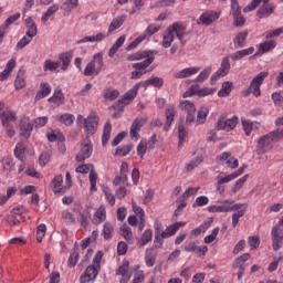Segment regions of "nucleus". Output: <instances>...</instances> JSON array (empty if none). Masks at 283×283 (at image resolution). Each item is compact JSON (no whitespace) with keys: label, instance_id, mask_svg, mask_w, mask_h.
<instances>
[{"label":"nucleus","instance_id":"c03bdc74","mask_svg":"<svg viewBox=\"0 0 283 283\" xmlns=\"http://www.w3.org/2000/svg\"><path fill=\"white\" fill-rule=\"evenodd\" d=\"M51 103L54 105H63L65 103V96L63 95V91H55L53 96L49 98Z\"/></svg>","mask_w":283,"mask_h":283},{"label":"nucleus","instance_id":"a211bd4d","mask_svg":"<svg viewBox=\"0 0 283 283\" xmlns=\"http://www.w3.org/2000/svg\"><path fill=\"white\" fill-rule=\"evenodd\" d=\"M32 129H34V126L30 123V119L22 118L20 120V136H23V138H30Z\"/></svg>","mask_w":283,"mask_h":283},{"label":"nucleus","instance_id":"69168bd1","mask_svg":"<svg viewBox=\"0 0 283 283\" xmlns=\"http://www.w3.org/2000/svg\"><path fill=\"white\" fill-rule=\"evenodd\" d=\"M147 50L146 51H138L132 55L128 56V61H140L142 59H148L147 55Z\"/></svg>","mask_w":283,"mask_h":283},{"label":"nucleus","instance_id":"7c9ffc66","mask_svg":"<svg viewBox=\"0 0 283 283\" xmlns=\"http://www.w3.org/2000/svg\"><path fill=\"white\" fill-rule=\"evenodd\" d=\"M151 238H154V232L151 231V229L145 230L137 242V247L139 249H143V247H146V244H149V242H151Z\"/></svg>","mask_w":283,"mask_h":283},{"label":"nucleus","instance_id":"bb28decb","mask_svg":"<svg viewBox=\"0 0 283 283\" xmlns=\"http://www.w3.org/2000/svg\"><path fill=\"white\" fill-rule=\"evenodd\" d=\"M25 27H27V36H36L39 34V29H36V22L32 20V18H27L25 21Z\"/></svg>","mask_w":283,"mask_h":283},{"label":"nucleus","instance_id":"423d86ee","mask_svg":"<svg viewBox=\"0 0 283 283\" xmlns=\"http://www.w3.org/2000/svg\"><path fill=\"white\" fill-rule=\"evenodd\" d=\"M93 151L94 145H92V140H90V137H85L81 143V150L75 157L76 163H84V160L92 156Z\"/></svg>","mask_w":283,"mask_h":283},{"label":"nucleus","instance_id":"a878e982","mask_svg":"<svg viewBox=\"0 0 283 283\" xmlns=\"http://www.w3.org/2000/svg\"><path fill=\"white\" fill-rule=\"evenodd\" d=\"M72 52H64L59 54V61L62 63L61 70L65 72L67 67H70V64L72 63Z\"/></svg>","mask_w":283,"mask_h":283},{"label":"nucleus","instance_id":"0eeeda50","mask_svg":"<svg viewBox=\"0 0 283 283\" xmlns=\"http://www.w3.org/2000/svg\"><path fill=\"white\" fill-rule=\"evenodd\" d=\"M244 169H247V166L240 167L237 171L227 175L226 177H218L217 181V191H219L220 196L224 193V185L226 182H231V180H235V178L242 176L244 174Z\"/></svg>","mask_w":283,"mask_h":283},{"label":"nucleus","instance_id":"393cba45","mask_svg":"<svg viewBox=\"0 0 283 283\" xmlns=\"http://www.w3.org/2000/svg\"><path fill=\"white\" fill-rule=\"evenodd\" d=\"M247 36H249V32L248 31H242V32H239L234 40H233V43H234V48L237 50H240L242 48H244L247 45Z\"/></svg>","mask_w":283,"mask_h":283},{"label":"nucleus","instance_id":"dca6fc26","mask_svg":"<svg viewBox=\"0 0 283 283\" xmlns=\"http://www.w3.org/2000/svg\"><path fill=\"white\" fill-rule=\"evenodd\" d=\"M145 123H147V118L145 117H137L132 126H130V137L135 138L136 140H138V138H140V134H138L140 132V129H143V125H145Z\"/></svg>","mask_w":283,"mask_h":283},{"label":"nucleus","instance_id":"13d9d810","mask_svg":"<svg viewBox=\"0 0 283 283\" xmlns=\"http://www.w3.org/2000/svg\"><path fill=\"white\" fill-rule=\"evenodd\" d=\"M57 120H60V123H62L63 125L70 126L74 123V115L66 113L57 117Z\"/></svg>","mask_w":283,"mask_h":283},{"label":"nucleus","instance_id":"09e8293b","mask_svg":"<svg viewBox=\"0 0 283 283\" xmlns=\"http://www.w3.org/2000/svg\"><path fill=\"white\" fill-rule=\"evenodd\" d=\"M14 156L21 163H25V147H23V144H18L15 146Z\"/></svg>","mask_w":283,"mask_h":283},{"label":"nucleus","instance_id":"f8f14e48","mask_svg":"<svg viewBox=\"0 0 283 283\" xmlns=\"http://www.w3.org/2000/svg\"><path fill=\"white\" fill-rule=\"evenodd\" d=\"M98 275V268L96 265H88L84 272L80 276V283H94L96 276Z\"/></svg>","mask_w":283,"mask_h":283},{"label":"nucleus","instance_id":"c756f323","mask_svg":"<svg viewBox=\"0 0 283 283\" xmlns=\"http://www.w3.org/2000/svg\"><path fill=\"white\" fill-rule=\"evenodd\" d=\"M107 219V212L105 210V207H99L94 216H93V224H101L102 222H105Z\"/></svg>","mask_w":283,"mask_h":283},{"label":"nucleus","instance_id":"f704fd0d","mask_svg":"<svg viewBox=\"0 0 283 283\" xmlns=\"http://www.w3.org/2000/svg\"><path fill=\"white\" fill-rule=\"evenodd\" d=\"M274 10L275 8H273V6L271 4L262 6L256 11V15L259 17V19H266L271 17V14H273Z\"/></svg>","mask_w":283,"mask_h":283},{"label":"nucleus","instance_id":"680f3d73","mask_svg":"<svg viewBox=\"0 0 283 283\" xmlns=\"http://www.w3.org/2000/svg\"><path fill=\"white\" fill-rule=\"evenodd\" d=\"M76 174H92L94 171V166L92 164H84L75 169Z\"/></svg>","mask_w":283,"mask_h":283},{"label":"nucleus","instance_id":"774afa93","mask_svg":"<svg viewBox=\"0 0 283 283\" xmlns=\"http://www.w3.org/2000/svg\"><path fill=\"white\" fill-rule=\"evenodd\" d=\"M78 262V248H74L72 254L69 258V265L76 266Z\"/></svg>","mask_w":283,"mask_h":283},{"label":"nucleus","instance_id":"6e6552de","mask_svg":"<svg viewBox=\"0 0 283 283\" xmlns=\"http://www.w3.org/2000/svg\"><path fill=\"white\" fill-rule=\"evenodd\" d=\"M231 13L235 28H242V25L247 23V19L242 15V8L240 7V3H238V0H231Z\"/></svg>","mask_w":283,"mask_h":283},{"label":"nucleus","instance_id":"b1692460","mask_svg":"<svg viewBox=\"0 0 283 283\" xmlns=\"http://www.w3.org/2000/svg\"><path fill=\"white\" fill-rule=\"evenodd\" d=\"M140 87H149L151 85L153 87H163L165 85V81L163 77L153 76L144 82H139Z\"/></svg>","mask_w":283,"mask_h":283},{"label":"nucleus","instance_id":"4c0bfd02","mask_svg":"<svg viewBox=\"0 0 283 283\" xmlns=\"http://www.w3.org/2000/svg\"><path fill=\"white\" fill-rule=\"evenodd\" d=\"M14 87L15 90H23V87H25V71L22 69L18 71V74L14 81Z\"/></svg>","mask_w":283,"mask_h":283},{"label":"nucleus","instance_id":"cd10ccee","mask_svg":"<svg viewBox=\"0 0 283 283\" xmlns=\"http://www.w3.org/2000/svg\"><path fill=\"white\" fill-rule=\"evenodd\" d=\"M185 251H187V253H189L191 251H192V253H200L199 256H202L207 253V251H209V248L207 245L198 247V245H196V242H190L185 248Z\"/></svg>","mask_w":283,"mask_h":283},{"label":"nucleus","instance_id":"20e7f679","mask_svg":"<svg viewBox=\"0 0 283 283\" xmlns=\"http://www.w3.org/2000/svg\"><path fill=\"white\" fill-rule=\"evenodd\" d=\"M78 123L83 120L86 138L94 136L98 129V117L90 115L87 118H83V115L77 116Z\"/></svg>","mask_w":283,"mask_h":283},{"label":"nucleus","instance_id":"4468645a","mask_svg":"<svg viewBox=\"0 0 283 283\" xmlns=\"http://www.w3.org/2000/svg\"><path fill=\"white\" fill-rule=\"evenodd\" d=\"M127 174H129V164L127 161L122 163L119 175H116L113 185L118 187V185H125L127 182Z\"/></svg>","mask_w":283,"mask_h":283},{"label":"nucleus","instance_id":"de8ad7c7","mask_svg":"<svg viewBox=\"0 0 283 283\" xmlns=\"http://www.w3.org/2000/svg\"><path fill=\"white\" fill-rule=\"evenodd\" d=\"M103 233L104 240H112L114 238V224L111 222L104 223Z\"/></svg>","mask_w":283,"mask_h":283},{"label":"nucleus","instance_id":"e2e57ef3","mask_svg":"<svg viewBox=\"0 0 283 283\" xmlns=\"http://www.w3.org/2000/svg\"><path fill=\"white\" fill-rule=\"evenodd\" d=\"M134 148V145L129 144V145H125L122 148L118 147L115 151V156H127L129 154V151H132V149Z\"/></svg>","mask_w":283,"mask_h":283},{"label":"nucleus","instance_id":"0e129e2a","mask_svg":"<svg viewBox=\"0 0 283 283\" xmlns=\"http://www.w3.org/2000/svg\"><path fill=\"white\" fill-rule=\"evenodd\" d=\"M48 231V227L44 223L38 226L36 230V240L38 242H43V238H45V233Z\"/></svg>","mask_w":283,"mask_h":283},{"label":"nucleus","instance_id":"603ef678","mask_svg":"<svg viewBox=\"0 0 283 283\" xmlns=\"http://www.w3.org/2000/svg\"><path fill=\"white\" fill-rule=\"evenodd\" d=\"M74 8H78V0H66L62 4L61 10H63L64 12H72Z\"/></svg>","mask_w":283,"mask_h":283},{"label":"nucleus","instance_id":"aec40b11","mask_svg":"<svg viewBox=\"0 0 283 283\" xmlns=\"http://www.w3.org/2000/svg\"><path fill=\"white\" fill-rule=\"evenodd\" d=\"M52 191L55 193H65L67 191V186H63V175H57L52 180Z\"/></svg>","mask_w":283,"mask_h":283},{"label":"nucleus","instance_id":"4be33fe9","mask_svg":"<svg viewBox=\"0 0 283 283\" xmlns=\"http://www.w3.org/2000/svg\"><path fill=\"white\" fill-rule=\"evenodd\" d=\"M166 116V125L164 126V130L168 132L169 128L171 127V123H174V118H176V106L170 105L166 108L165 112Z\"/></svg>","mask_w":283,"mask_h":283},{"label":"nucleus","instance_id":"338daca9","mask_svg":"<svg viewBox=\"0 0 283 283\" xmlns=\"http://www.w3.org/2000/svg\"><path fill=\"white\" fill-rule=\"evenodd\" d=\"M88 178L91 182V191H96V182L98 180V174H96V170H91Z\"/></svg>","mask_w":283,"mask_h":283},{"label":"nucleus","instance_id":"f03ea898","mask_svg":"<svg viewBox=\"0 0 283 283\" xmlns=\"http://www.w3.org/2000/svg\"><path fill=\"white\" fill-rule=\"evenodd\" d=\"M138 90H140V83L135 84L132 90L127 91L122 98H119L114 105L113 109L117 112H125V105H129L136 96H138Z\"/></svg>","mask_w":283,"mask_h":283},{"label":"nucleus","instance_id":"f3484780","mask_svg":"<svg viewBox=\"0 0 283 283\" xmlns=\"http://www.w3.org/2000/svg\"><path fill=\"white\" fill-rule=\"evenodd\" d=\"M231 70L229 57H223L220 69L211 76V81H218L220 76H227Z\"/></svg>","mask_w":283,"mask_h":283},{"label":"nucleus","instance_id":"6e6d98bb","mask_svg":"<svg viewBox=\"0 0 283 283\" xmlns=\"http://www.w3.org/2000/svg\"><path fill=\"white\" fill-rule=\"evenodd\" d=\"M275 48L274 41H265L260 44L259 50L262 52V54H266V52H271Z\"/></svg>","mask_w":283,"mask_h":283},{"label":"nucleus","instance_id":"052dcab7","mask_svg":"<svg viewBox=\"0 0 283 283\" xmlns=\"http://www.w3.org/2000/svg\"><path fill=\"white\" fill-rule=\"evenodd\" d=\"M33 39L34 36L28 35V33H25V35L17 43V50H23L25 45L32 43Z\"/></svg>","mask_w":283,"mask_h":283},{"label":"nucleus","instance_id":"3c124183","mask_svg":"<svg viewBox=\"0 0 283 283\" xmlns=\"http://www.w3.org/2000/svg\"><path fill=\"white\" fill-rule=\"evenodd\" d=\"M209 115V108L201 107L197 113V123L199 125H205V122L207 120V116Z\"/></svg>","mask_w":283,"mask_h":283},{"label":"nucleus","instance_id":"9b49d317","mask_svg":"<svg viewBox=\"0 0 283 283\" xmlns=\"http://www.w3.org/2000/svg\"><path fill=\"white\" fill-rule=\"evenodd\" d=\"M115 275L119 276V283H128L132 280L129 274V261H123L115 272Z\"/></svg>","mask_w":283,"mask_h":283},{"label":"nucleus","instance_id":"72a5a7b5","mask_svg":"<svg viewBox=\"0 0 283 283\" xmlns=\"http://www.w3.org/2000/svg\"><path fill=\"white\" fill-rule=\"evenodd\" d=\"M200 72L199 67H187L176 73L175 78H187L188 76H193Z\"/></svg>","mask_w":283,"mask_h":283},{"label":"nucleus","instance_id":"39448f33","mask_svg":"<svg viewBox=\"0 0 283 283\" xmlns=\"http://www.w3.org/2000/svg\"><path fill=\"white\" fill-rule=\"evenodd\" d=\"M179 109L186 114V125H191L196 123V105L191 101H181L179 103Z\"/></svg>","mask_w":283,"mask_h":283},{"label":"nucleus","instance_id":"5fc2aeb1","mask_svg":"<svg viewBox=\"0 0 283 283\" xmlns=\"http://www.w3.org/2000/svg\"><path fill=\"white\" fill-rule=\"evenodd\" d=\"M56 12H59V7L56 4L51 6L46 10V12L42 15L41 22L45 23V21H48L50 19V17H52V14H55Z\"/></svg>","mask_w":283,"mask_h":283},{"label":"nucleus","instance_id":"8fccbe9b","mask_svg":"<svg viewBox=\"0 0 283 283\" xmlns=\"http://www.w3.org/2000/svg\"><path fill=\"white\" fill-rule=\"evenodd\" d=\"M189 134V129L186 128L185 123H180L178 126V136H179V147L185 143V138H187V135Z\"/></svg>","mask_w":283,"mask_h":283},{"label":"nucleus","instance_id":"2f4dec72","mask_svg":"<svg viewBox=\"0 0 283 283\" xmlns=\"http://www.w3.org/2000/svg\"><path fill=\"white\" fill-rule=\"evenodd\" d=\"M249 205L241 203V209H239L237 212L232 214V227H238V222H240V218H243V216L247 213Z\"/></svg>","mask_w":283,"mask_h":283},{"label":"nucleus","instance_id":"bf43d9fd","mask_svg":"<svg viewBox=\"0 0 283 283\" xmlns=\"http://www.w3.org/2000/svg\"><path fill=\"white\" fill-rule=\"evenodd\" d=\"M159 30H160V27H158L156 24H150L147 27V29L145 30V32L142 36H144V39L154 36V34H156V32H158Z\"/></svg>","mask_w":283,"mask_h":283},{"label":"nucleus","instance_id":"c85d7f7f","mask_svg":"<svg viewBox=\"0 0 283 283\" xmlns=\"http://www.w3.org/2000/svg\"><path fill=\"white\" fill-rule=\"evenodd\" d=\"M254 52L255 48L250 46L248 49L237 51L234 54L230 55V59H232V61H242L244 56H250V54H253Z\"/></svg>","mask_w":283,"mask_h":283},{"label":"nucleus","instance_id":"ddd939ff","mask_svg":"<svg viewBox=\"0 0 283 283\" xmlns=\"http://www.w3.org/2000/svg\"><path fill=\"white\" fill-rule=\"evenodd\" d=\"M251 254L250 253H244L241 256L237 258L233 268L239 269L238 271V280H242V275H244V271H247V265L245 262L250 260Z\"/></svg>","mask_w":283,"mask_h":283},{"label":"nucleus","instance_id":"58836bf2","mask_svg":"<svg viewBox=\"0 0 283 283\" xmlns=\"http://www.w3.org/2000/svg\"><path fill=\"white\" fill-rule=\"evenodd\" d=\"M77 213L80 216L81 227H84V229L87 228V222L92 218L90 210H81V206H77Z\"/></svg>","mask_w":283,"mask_h":283},{"label":"nucleus","instance_id":"6ab92c4d","mask_svg":"<svg viewBox=\"0 0 283 283\" xmlns=\"http://www.w3.org/2000/svg\"><path fill=\"white\" fill-rule=\"evenodd\" d=\"M109 36V33H97L96 35H86L83 39L78 40L76 43L77 45H81V43H99L101 41H104V39H107Z\"/></svg>","mask_w":283,"mask_h":283},{"label":"nucleus","instance_id":"49530a36","mask_svg":"<svg viewBox=\"0 0 283 283\" xmlns=\"http://www.w3.org/2000/svg\"><path fill=\"white\" fill-rule=\"evenodd\" d=\"M155 59L156 57H147L143 62L133 64V67H134V70H137L139 72L142 70H147V67H149V65H151V63H154Z\"/></svg>","mask_w":283,"mask_h":283},{"label":"nucleus","instance_id":"2eb2a0df","mask_svg":"<svg viewBox=\"0 0 283 283\" xmlns=\"http://www.w3.org/2000/svg\"><path fill=\"white\" fill-rule=\"evenodd\" d=\"M220 19V13L216 11H208L200 15L198 25H211V23H214V21H218Z\"/></svg>","mask_w":283,"mask_h":283},{"label":"nucleus","instance_id":"f257e3e1","mask_svg":"<svg viewBox=\"0 0 283 283\" xmlns=\"http://www.w3.org/2000/svg\"><path fill=\"white\" fill-rule=\"evenodd\" d=\"M175 34L177 39H179L181 45H185L186 41L185 35L187 34V27H185L180 22H175L170 27L166 29V31L163 33V48H171V43H174Z\"/></svg>","mask_w":283,"mask_h":283},{"label":"nucleus","instance_id":"37998d69","mask_svg":"<svg viewBox=\"0 0 283 283\" xmlns=\"http://www.w3.org/2000/svg\"><path fill=\"white\" fill-rule=\"evenodd\" d=\"M233 90V83L231 82H223L221 90L218 92V96L224 98L231 94Z\"/></svg>","mask_w":283,"mask_h":283},{"label":"nucleus","instance_id":"4d7b16f0","mask_svg":"<svg viewBox=\"0 0 283 283\" xmlns=\"http://www.w3.org/2000/svg\"><path fill=\"white\" fill-rule=\"evenodd\" d=\"M60 65H61V62H52V60H46L44 62L43 70L44 72H48V70L50 72H54L55 70H59Z\"/></svg>","mask_w":283,"mask_h":283},{"label":"nucleus","instance_id":"473e14b6","mask_svg":"<svg viewBox=\"0 0 283 283\" xmlns=\"http://www.w3.org/2000/svg\"><path fill=\"white\" fill-rule=\"evenodd\" d=\"M14 67H17V60L11 59L7 63L6 69L0 73V81H6Z\"/></svg>","mask_w":283,"mask_h":283},{"label":"nucleus","instance_id":"7ed1b4c3","mask_svg":"<svg viewBox=\"0 0 283 283\" xmlns=\"http://www.w3.org/2000/svg\"><path fill=\"white\" fill-rule=\"evenodd\" d=\"M275 143H277V136H275V133H273V130L260 137L256 145L258 154L262 155V154H266V151H271Z\"/></svg>","mask_w":283,"mask_h":283},{"label":"nucleus","instance_id":"a18cd8bd","mask_svg":"<svg viewBox=\"0 0 283 283\" xmlns=\"http://www.w3.org/2000/svg\"><path fill=\"white\" fill-rule=\"evenodd\" d=\"M99 72H101V67H97V69H96L95 62H94V61H91V62L86 65V67H85V70H84V76H92L93 74L98 75Z\"/></svg>","mask_w":283,"mask_h":283},{"label":"nucleus","instance_id":"5701e85b","mask_svg":"<svg viewBox=\"0 0 283 283\" xmlns=\"http://www.w3.org/2000/svg\"><path fill=\"white\" fill-rule=\"evenodd\" d=\"M219 160H224L227 167H229L230 169H237L239 161L235 157L231 156V153H222L221 155H219Z\"/></svg>","mask_w":283,"mask_h":283},{"label":"nucleus","instance_id":"e433bc0d","mask_svg":"<svg viewBox=\"0 0 283 283\" xmlns=\"http://www.w3.org/2000/svg\"><path fill=\"white\" fill-rule=\"evenodd\" d=\"M125 44V35H120L116 42L113 44V46L108 50V56L109 59H114V55L118 52L119 48H123Z\"/></svg>","mask_w":283,"mask_h":283},{"label":"nucleus","instance_id":"9d476101","mask_svg":"<svg viewBox=\"0 0 283 283\" xmlns=\"http://www.w3.org/2000/svg\"><path fill=\"white\" fill-rule=\"evenodd\" d=\"M266 76H269V72H261L252 80L249 90L253 96H260V87L262 83H264V78H266Z\"/></svg>","mask_w":283,"mask_h":283},{"label":"nucleus","instance_id":"864d4df0","mask_svg":"<svg viewBox=\"0 0 283 283\" xmlns=\"http://www.w3.org/2000/svg\"><path fill=\"white\" fill-rule=\"evenodd\" d=\"M118 96H120V93L118 92V90L107 88L104 92V98L106 101H116Z\"/></svg>","mask_w":283,"mask_h":283},{"label":"nucleus","instance_id":"79ce46f5","mask_svg":"<svg viewBox=\"0 0 283 283\" xmlns=\"http://www.w3.org/2000/svg\"><path fill=\"white\" fill-rule=\"evenodd\" d=\"M112 136V124L107 122L104 126L103 135H102V145L105 147L107 143H109V138Z\"/></svg>","mask_w":283,"mask_h":283},{"label":"nucleus","instance_id":"a19ab883","mask_svg":"<svg viewBox=\"0 0 283 283\" xmlns=\"http://www.w3.org/2000/svg\"><path fill=\"white\" fill-rule=\"evenodd\" d=\"M52 92V87L49 86L48 83H42L40 85V90L35 95V101H41V98H45V96H48V94H50Z\"/></svg>","mask_w":283,"mask_h":283},{"label":"nucleus","instance_id":"1a4fd4ad","mask_svg":"<svg viewBox=\"0 0 283 283\" xmlns=\"http://www.w3.org/2000/svg\"><path fill=\"white\" fill-rule=\"evenodd\" d=\"M235 125H238L237 116H233L231 118L220 116L216 123V129L223 130V132H231L232 129H235Z\"/></svg>","mask_w":283,"mask_h":283},{"label":"nucleus","instance_id":"ea45409f","mask_svg":"<svg viewBox=\"0 0 283 283\" xmlns=\"http://www.w3.org/2000/svg\"><path fill=\"white\" fill-rule=\"evenodd\" d=\"M123 23H125L124 17H117L113 19L108 27L107 34H112V32H116V30H118V28H120Z\"/></svg>","mask_w":283,"mask_h":283},{"label":"nucleus","instance_id":"c9c22d12","mask_svg":"<svg viewBox=\"0 0 283 283\" xmlns=\"http://www.w3.org/2000/svg\"><path fill=\"white\" fill-rule=\"evenodd\" d=\"M2 126L12 125L17 122V115L12 111L3 112L1 115Z\"/></svg>","mask_w":283,"mask_h":283},{"label":"nucleus","instance_id":"412c9836","mask_svg":"<svg viewBox=\"0 0 283 283\" xmlns=\"http://www.w3.org/2000/svg\"><path fill=\"white\" fill-rule=\"evenodd\" d=\"M242 203H234L233 200H224L220 205L221 213H229L231 211H239V209H242Z\"/></svg>","mask_w":283,"mask_h":283}]
</instances>
